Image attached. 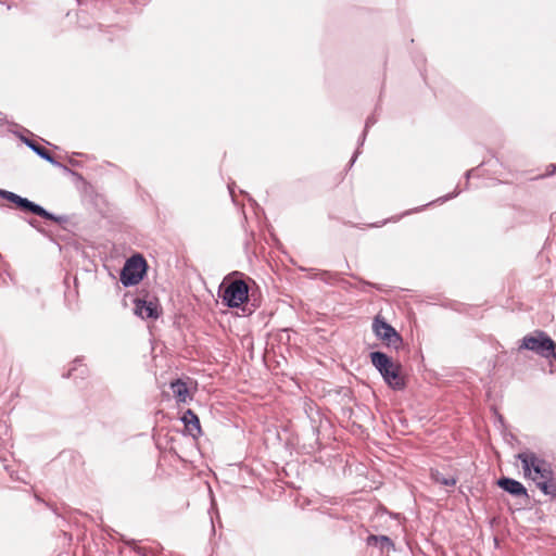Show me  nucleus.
Wrapping results in <instances>:
<instances>
[{
    "instance_id": "1",
    "label": "nucleus",
    "mask_w": 556,
    "mask_h": 556,
    "mask_svg": "<svg viewBox=\"0 0 556 556\" xmlns=\"http://www.w3.org/2000/svg\"><path fill=\"white\" fill-rule=\"evenodd\" d=\"M516 458L521 463L523 477L532 480L542 494L556 498V479L552 464L530 450L518 453Z\"/></svg>"
},
{
    "instance_id": "2",
    "label": "nucleus",
    "mask_w": 556,
    "mask_h": 556,
    "mask_svg": "<svg viewBox=\"0 0 556 556\" xmlns=\"http://www.w3.org/2000/svg\"><path fill=\"white\" fill-rule=\"evenodd\" d=\"M368 357L390 390L399 392L407 388L408 378L399 361H394L392 356L380 350L369 352Z\"/></svg>"
},
{
    "instance_id": "3",
    "label": "nucleus",
    "mask_w": 556,
    "mask_h": 556,
    "mask_svg": "<svg viewBox=\"0 0 556 556\" xmlns=\"http://www.w3.org/2000/svg\"><path fill=\"white\" fill-rule=\"evenodd\" d=\"M217 295L227 308L244 311V306L250 300V288L242 279H235L229 282L224 280L218 287Z\"/></svg>"
},
{
    "instance_id": "4",
    "label": "nucleus",
    "mask_w": 556,
    "mask_h": 556,
    "mask_svg": "<svg viewBox=\"0 0 556 556\" xmlns=\"http://www.w3.org/2000/svg\"><path fill=\"white\" fill-rule=\"evenodd\" d=\"M518 350L531 351L541 357L553 358L556 362V342L543 330H534L526 334L520 340Z\"/></svg>"
},
{
    "instance_id": "5",
    "label": "nucleus",
    "mask_w": 556,
    "mask_h": 556,
    "mask_svg": "<svg viewBox=\"0 0 556 556\" xmlns=\"http://www.w3.org/2000/svg\"><path fill=\"white\" fill-rule=\"evenodd\" d=\"M148 262L140 253L132 254L126 260L119 271V281L125 288L139 285L148 274Z\"/></svg>"
},
{
    "instance_id": "6",
    "label": "nucleus",
    "mask_w": 556,
    "mask_h": 556,
    "mask_svg": "<svg viewBox=\"0 0 556 556\" xmlns=\"http://www.w3.org/2000/svg\"><path fill=\"white\" fill-rule=\"evenodd\" d=\"M372 331L389 349L399 350L403 345L401 333L380 315H377L372 320Z\"/></svg>"
},
{
    "instance_id": "7",
    "label": "nucleus",
    "mask_w": 556,
    "mask_h": 556,
    "mask_svg": "<svg viewBox=\"0 0 556 556\" xmlns=\"http://www.w3.org/2000/svg\"><path fill=\"white\" fill-rule=\"evenodd\" d=\"M134 314L144 320H156L163 313L162 306L156 298L149 299L148 295L136 296L132 300Z\"/></svg>"
},
{
    "instance_id": "8",
    "label": "nucleus",
    "mask_w": 556,
    "mask_h": 556,
    "mask_svg": "<svg viewBox=\"0 0 556 556\" xmlns=\"http://www.w3.org/2000/svg\"><path fill=\"white\" fill-rule=\"evenodd\" d=\"M495 484L510 496L515 498H523L526 503H529L530 495L527 488L520 481L508 476H501L496 480Z\"/></svg>"
},
{
    "instance_id": "9",
    "label": "nucleus",
    "mask_w": 556,
    "mask_h": 556,
    "mask_svg": "<svg viewBox=\"0 0 556 556\" xmlns=\"http://www.w3.org/2000/svg\"><path fill=\"white\" fill-rule=\"evenodd\" d=\"M460 192H462V191H460V189H459V188H458V186H457V187L454 189V191H452V192H450V193H447V194H445V195L439 197L438 199H435V200H433V201H431V202H429V203H426V204H424V205H420V206H417V207H414V208L407 210V211H405V212L401 213L400 215H395V216H392V217H390V218H387V219H384L383 222H381V225H386L387 223H390V222H392V223H396V222H399L400 219H402L403 217L408 216V215H412V214H415V213H419V212L424 211L426 207H428V206H430V205H432V204H434V203H440V204L445 203V202H447V201H450V200H452V199L456 198ZM371 226H372V227H379V226H380V224H372Z\"/></svg>"
},
{
    "instance_id": "10",
    "label": "nucleus",
    "mask_w": 556,
    "mask_h": 556,
    "mask_svg": "<svg viewBox=\"0 0 556 556\" xmlns=\"http://www.w3.org/2000/svg\"><path fill=\"white\" fill-rule=\"evenodd\" d=\"M0 199L8 201L12 205V207L25 214H33L38 204L29 200L28 198H24L15 192L5 189L1 190Z\"/></svg>"
},
{
    "instance_id": "11",
    "label": "nucleus",
    "mask_w": 556,
    "mask_h": 556,
    "mask_svg": "<svg viewBox=\"0 0 556 556\" xmlns=\"http://www.w3.org/2000/svg\"><path fill=\"white\" fill-rule=\"evenodd\" d=\"M13 135H15L26 147H28L36 155L46 162H52L54 155L47 150L45 147L40 146L34 139L26 136V134L33 135L26 128H22V130H11Z\"/></svg>"
},
{
    "instance_id": "12",
    "label": "nucleus",
    "mask_w": 556,
    "mask_h": 556,
    "mask_svg": "<svg viewBox=\"0 0 556 556\" xmlns=\"http://www.w3.org/2000/svg\"><path fill=\"white\" fill-rule=\"evenodd\" d=\"M180 421L184 424V435H190L193 439H198L203 434L199 416L191 409H186L181 416Z\"/></svg>"
},
{
    "instance_id": "13",
    "label": "nucleus",
    "mask_w": 556,
    "mask_h": 556,
    "mask_svg": "<svg viewBox=\"0 0 556 556\" xmlns=\"http://www.w3.org/2000/svg\"><path fill=\"white\" fill-rule=\"evenodd\" d=\"M317 278L329 286H339L345 290L354 287L350 281L342 278V273L339 271L319 270Z\"/></svg>"
},
{
    "instance_id": "14",
    "label": "nucleus",
    "mask_w": 556,
    "mask_h": 556,
    "mask_svg": "<svg viewBox=\"0 0 556 556\" xmlns=\"http://www.w3.org/2000/svg\"><path fill=\"white\" fill-rule=\"evenodd\" d=\"M368 546H374L380 549L381 553L395 551L393 540L384 534H369L366 539Z\"/></svg>"
},
{
    "instance_id": "15",
    "label": "nucleus",
    "mask_w": 556,
    "mask_h": 556,
    "mask_svg": "<svg viewBox=\"0 0 556 556\" xmlns=\"http://www.w3.org/2000/svg\"><path fill=\"white\" fill-rule=\"evenodd\" d=\"M33 215L39 216L45 220L56 223L63 230H67L66 224L70 222V217L67 215H56L40 204H37Z\"/></svg>"
},
{
    "instance_id": "16",
    "label": "nucleus",
    "mask_w": 556,
    "mask_h": 556,
    "mask_svg": "<svg viewBox=\"0 0 556 556\" xmlns=\"http://www.w3.org/2000/svg\"><path fill=\"white\" fill-rule=\"evenodd\" d=\"M51 509L56 515V517L60 519L58 527L61 528V533H62L63 538L66 541L71 542L73 540L72 533L64 530L63 528L66 526H71L72 523L76 525V521H74V518H73L74 511L65 510L63 513H60L56 507H51Z\"/></svg>"
},
{
    "instance_id": "17",
    "label": "nucleus",
    "mask_w": 556,
    "mask_h": 556,
    "mask_svg": "<svg viewBox=\"0 0 556 556\" xmlns=\"http://www.w3.org/2000/svg\"><path fill=\"white\" fill-rule=\"evenodd\" d=\"M169 388L173 391L174 397L177 403H186L189 397V389L187 383L181 378H176L170 381Z\"/></svg>"
},
{
    "instance_id": "18",
    "label": "nucleus",
    "mask_w": 556,
    "mask_h": 556,
    "mask_svg": "<svg viewBox=\"0 0 556 556\" xmlns=\"http://www.w3.org/2000/svg\"><path fill=\"white\" fill-rule=\"evenodd\" d=\"M430 479L438 484L444 485V486H455L458 478L456 476H448L445 477L439 469H431L430 470Z\"/></svg>"
},
{
    "instance_id": "19",
    "label": "nucleus",
    "mask_w": 556,
    "mask_h": 556,
    "mask_svg": "<svg viewBox=\"0 0 556 556\" xmlns=\"http://www.w3.org/2000/svg\"><path fill=\"white\" fill-rule=\"evenodd\" d=\"M305 413L311 420L313 432L315 434H318L319 433V425L318 424L320 422L318 408L316 406H314L313 404H306Z\"/></svg>"
},
{
    "instance_id": "20",
    "label": "nucleus",
    "mask_w": 556,
    "mask_h": 556,
    "mask_svg": "<svg viewBox=\"0 0 556 556\" xmlns=\"http://www.w3.org/2000/svg\"><path fill=\"white\" fill-rule=\"evenodd\" d=\"M84 356H77L73 362H72V366L71 368L64 372L62 376L63 378H71L73 376V371H77L79 370V376L83 378L85 375H87L88 372V369L87 367L83 364L84 362Z\"/></svg>"
},
{
    "instance_id": "21",
    "label": "nucleus",
    "mask_w": 556,
    "mask_h": 556,
    "mask_svg": "<svg viewBox=\"0 0 556 556\" xmlns=\"http://www.w3.org/2000/svg\"><path fill=\"white\" fill-rule=\"evenodd\" d=\"M348 275L351 276L352 278H354L355 280H357L362 286L374 288L377 291L386 293V294H389L391 292V288L388 287V286L368 281V280H366V279H364V278H362V277H359V276H357L355 274H348Z\"/></svg>"
},
{
    "instance_id": "22",
    "label": "nucleus",
    "mask_w": 556,
    "mask_h": 556,
    "mask_svg": "<svg viewBox=\"0 0 556 556\" xmlns=\"http://www.w3.org/2000/svg\"><path fill=\"white\" fill-rule=\"evenodd\" d=\"M367 134H368V130L367 129H363L358 140H357V147L346 166V169H351L352 166L354 165V163L356 162L358 155L362 153V150L361 148L364 146V142L366 140V137H367Z\"/></svg>"
},
{
    "instance_id": "23",
    "label": "nucleus",
    "mask_w": 556,
    "mask_h": 556,
    "mask_svg": "<svg viewBox=\"0 0 556 556\" xmlns=\"http://www.w3.org/2000/svg\"><path fill=\"white\" fill-rule=\"evenodd\" d=\"M27 224L33 227L34 229H36L39 233H41L43 237L48 238L50 241L52 242H55L51 232L48 231L47 229H45L37 219L35 218H29L27 219Z\"/></svg>"
},
{
    "instance_id": "24",
    "label": "nucleus",
    "mask_w": 556,
    "mask_h": 556,
    "mask_svg": "<svg viewBox=\"0 0 556 556\" xmlns=\"http://www.w3.org/2000/svg\"><path fill=\"white\" fill-rule=\"evenodd\" d=\"M334 393L342 399V401L351 402L354 400L353 391L349 387H337Z\"/></svg>"
},
{
    "instance_id": "25",
    "label": "nucleus",
    "mask_w": 556,
    "mask_h": 556,
    "mask_svg": "<svg viewBox=\"0 0 556 556\" xmlns=\"http://www.w3.org/2000/svg\"><path fill=\"white\" fill-rule=\"evenodd\" d=\"M378 110H380L379 104H377V105H376V108H375V112H374L372 114H370V115L366 118L364 129L369 130V128H370V127H372V126L377 123L378 117H377L376 113L378 112Z\"/></svg>"
},
{
    "instance_id": "26",
    "label": "nucleus",
    "mask_w": 556,
    "mask_h": 556,
    "mask_svg": "<svg viewBox=\"0 0 556 556\" xmlns=\"http://www.w3.org/2000/svg\"><path fill=\"white\" fill-rule=\"evenodd\" d=\"M2 124H8L9 125V131L11 130H22V126H20L18 124L14 123V122H8L7 119V116L0 112V125Z\"/></svg>"
},
{
    "instance_id": "27",
    "label": "nucleus",
    "mask_w": 556,
    "mask_h": 556,
    "mask_svg": "<svg viewBox=\"0 0 556 556\" xmlns=\"http://www.w3.org/2000/svg\"><path fill=\"white\" fill-rule=\"evenodd\" d=\"M50 164L54 167H58L60 169L63 170L64 174L66 175H72L74 174V170L71 169L70 167H67L66 165H64L63 163L59 162L55 156L53 157L52 162H50Z\"/></svg>"
},
{
    "instance_id": "28",
    "label": "nucleus",
    "mask_w": 556,
    "mask_h": 556,
    "mask_svg": "<svg viewBox=\"0 0 556 556\" xmlns=\"http://www.w3.org/2000/svg\"><path fill=\"white\" fill-rule=\"evenodd\" d=\"M137 541L131 539V540H128L126 541V544L131 547L138 555L140 556H148L146 549L141 548V547H138L137 546Z\"/></svg>"
},
{
    "instance_id": "29",
    "label": "nucleus",
    "mask_w": 556,
    "mask_h": 556,
    "mask_svg": "<svg viewBox=\"0 0 556 556\" xmlns=\"http://www.w3.org/2000/svg\"><path fill=\"white\" fill-rule=\"evenodd\" d=\"M342 414H343V416H346L351 419L353 416H355V410L352 407H343Z\"/></svg>"
},
{
    "instance_id": "30",
    "label": "nucleus",
    "mask_w": 556,
    "mask_h": 556,
    "mask_svg": "<svg viewBox=\"0 0 556 556\" xmlns=\"http://www.w3.org/2000/svg\"><path fill=\"white\" fill-rule=\"evenodd\" d=\"M475 172V168H471V169H468L466 173H465V178H466V189L468 188L469 186V179L471 178V175L472 173Z\"/></svg>"
},
{
    "instance_id": "31",
    "label": "nucleus",
    "mask_w": 556,
    "mask_h": 556,
    "mask_svg": "<svg viewBox=\"0 0 556 556\" xmlns=\"http://www.w3.org/2000/svg\"><path fill=\"white\" fill-rule=\"evenodd\" d=\"M228 190H229V194H230V197L232 199V202H236V200H235V184H229L228 185Z\"/></svg>"
},
{
    "instance_id": "32",
    "label": "nucleus",
    "mask_w": 556,
    "mask_h": 556,
    "mask_svg": "<svg viewBox=\"0 0 556 556\" xmlns=\"http://www.w3.org/2000/svg\"><path fill=\"white\" fill-rule=\"evenodd\" d=\"M495 415H496V419L497 421L502 425V426H505V419L503 417V415H501L500 413L495 412Z\"/></svg>"
},
{
    "instance_id": "33",
    "label": "nucleus",
    "mask_w": 556,
    "mask_h": 556,
    "mask_svg": "<svg viewBox=\"0 0 556 556\" xmlns=\"http://www.w3.org/2000/svg\"><path fill=\"white\" fill-rule=\"evenodd\" d=\"M68 163H70L72 166H75V167L80 166V162H78V161H76V160H74V159H70V160H68Z\"/></svg>"
},
{
    "instance_id": "34",
    "label": "nucleus",
    "mask_w": 556,
    "mask_h": 556,
    "mask_svg": "<svg viewBox=\"0 0 556 556\" xmlns=\"http://www.w3.org/2000/svg\"><path fill=\"white\" fill-rule=\"evenodd\" d=\"M71 176L75 177L76 179L78 180H84V177L81 174H79L78 172H75L74 170V174H72Z\"/></svg>"
},
{
    "instance_id": "35",
    "label": "nucleus",
    "mask_w": 556,
    "mask_h": 556,
    "mask_svg": "<svg viewBox=\"0 0 556 556\" xmlns=\"http://www.w3.org/2000/svg\"><path fill=\"white\" fill-rule=\"evenodd\" d=\"M249 201H250V203H251L254 207L260 208V205L257 204V202H256L253 198H251L250 195H249Z\"/></svg>"
},
{
    "instance_id": "36",
    "label": "nucleus",
    "mask_w": 556,
    "mask_h": 556,
    "mask_svg": "<svg viewBox=\"0 0 556 556\" xmlns=\"http://www.w3.org/2000/svg\"><path fill=\"white\" fill-rule=\"evenodd\" d=\"M357 408H358L359 410H364L365 406H364V405H357Z\"/></svg>"
},
{
    "instance_id": "37",
    "label": "nucleus",
    "mask_w": 556,
    "mask_h": 556,
    "mask_svg": "<svg viewBox=\"0 0 556 556\" xmlns=\"http://www.w3.org/2000/svg\"><path fill=\"white\" fill-rule=\"evenodd\" d=\"M494 544H495V546L498 545V539L497 538H494Z\"/></svg>"
},
{
    "instance_id": "38",
    "label": "nucleus",
    "mask_w": 556,
    "mask_h": 556,
    "mask_svg": "<svg viewBox=\"0 0 556 556\" xmlns=\"http://www.w3.org/2000/svg\"><path fill=\"white\" fill-rule=\"evenodd\" d=\"M551 166L553 167V173H555L556 172V165L552 164Z\"/></svg>"
},
{
    "instance_id": "39",
    "label": "nucleus",
    "mask_w": 556,
    "mask_h": 556,
    "mask_svg": "<svg viewBox=\"0 0 556 556\" xmlns=\"http://www.w3.org/2000/svg\"><path fill=\"white\" fill-rule=\"evenodd\" d=\"M344 265H345L346 268H350V265H349L348 261L344 262Z\"/></svg>"
},
{
    "instance_id": "40",
    "label": "nucleus",
    "mask_w": 556,
    "mask_h": 556,
    "mask_svg": "<svg viewBox=\"0 0 556 556\" xmlns=\"http://www.w3.org/2000/svg\"><path fill=\"white\" fill-rule=\"evenodd\" d=\"M353 426H356L357 428H361V426L357 425L356 421H353Z\"/></svg>"
}]
</instances>
